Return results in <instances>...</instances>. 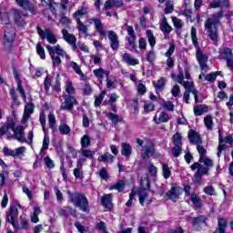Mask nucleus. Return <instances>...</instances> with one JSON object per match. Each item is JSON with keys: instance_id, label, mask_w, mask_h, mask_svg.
<instances>
[{"instance_id": "f257e3e1", "label": "nucleus", "mask_w": 233, "mask_h": 233, "mask_svg": "<svg viewBox=\"0 0 233 233\" xmlns=\"http://www.w3.org/2000/svg\"><path fill=\"white\" fill-rule=\"evenodd\" d=\"M214 167V161L207 157H199L198 162H195L191 165V170L197 172L194 175L195 179H201L204 176H208V170Z\"/></svg>"}, {"instance_id": "f03ea898", "label": "nucleus", "mask_w": 233, "mask_h": 233, "mask_svg": "<svg viewBox=\"0 0 233 233\" xmlns=\"http://www.w3.org/2000/svg\"><path fill=\"white\" fill-rule=\"evenodd\" d=\"M221 17H223L221 13H217L206 20L205 28L211 41H218V27L221 26V22L219 21Z\"/></svg>"}, {"instance_id": "7ed1b4c3", "label": "nucleus", "mask_w": 233, "mask_h": 233, "mask_svg": "<svg viewBox=\"0 0 233 233\" xmlns=\"http://www.w3.org/2000/svg\"><path fill=\"white\" fill-rule=\"evenodd\" d=\"M67 194L75 207L80 208L82 212H90V209H88V199L83 193L67 191Z\"/></svg>"}, {"instance_id": "20e7f679", "label": "nucleus", "mask_w": 233, "mask_h": 233, "mask_svg": "<svg viewBox=\"0 0 233 233\" xmlns=\"http://www.w3.org/2000/svg\"><path fill=\"white\" fill-rule=\"evenodd\" d=\"M46 48H47V52H49L50 57L52 58L53 66H59V64L61 63V57H65V56H66V52L61 49L59 45L55 46L47 45Z\"/></svg>"}, {"instance_id": "39448f33", "label": "nucleus", "mask_w": 233, "mask_h": 233, "mask_svg": "<svg viewBox=\"0 0 233 233\" xmlns=\"http://www.w3.org/2000/svg\"><path fill=\"white\" fill-rule=\"evenodd\" d=\"M15 39V29L12 25L5 26L4 34V45L5 48H12V45Z\"/></svg>"}, {"instance_id": "423d86ee", "label": "nucleus", "mask_w": 233, "mask_h": 233, "mask_svg": "<svg viewBox=\"0 0 233 233\" xmlns=\"http://www.w3.org/2000/svg\"><path fill=\"white\" fill-rule=\"evenodd\" d=\"M36 30L41 39H46L50 45H56V43H57V38H56V35H54L52 30L48 28L43 30L40 26H37Z\"/></svg>"}, {"instance_id": "0eeeda50", "label": "nucleus", "mask_w": 233, "mask_h": 233, "mask_svg": "<svg viewBox=\"0 0 233 233\" xmlns=\"http://www.w3.org/2000/svg\"><path fill=\"white\" fill-rule=\"evenodd\" d=\"M19 216V209H17V206L10 207L9 213L6 216L5 221L6 223H11L13 225L15 230H19V224L15 222Z\"/></svg>"}, {"instance_id": "6e6552de", "label": "nucleus", "mask_w": 233, "mask_h": 233, "mask_svg": "<svg viewBox=\"0 0 233 233\" xmlns=\"http://www.w3.org/2000/svg\"><path fill=\"white\" fill-rule=\"evenodd\" d=\"M74 105H79V102L72 95H65V101L60 106V110H68L72 112L74 110Z\"/></svg>"}, {"instance_id": "1a4fd4ad", "label": "nucleus", "mask_w": 233, "mask_h": 233, "mask_svg": "<svg viewBox=\"0 0 233 233\" xmlns=\"http://www.w3.org/2000/svg\"><path fill=\"white\" fill-rule=\"evenodd\" d=\"M196 57L198 61V65L201 68L202 73L207 72V70H208V66L207 65V61H208V56L203 54V51H201V49H198L196 53Z\"/></svg>"}, {"instance_id": "9d476101", "label": "nucleus", "mask_w": 233, "mask_h": 233, "mask_svg": "<svg viewBox=\"0 0 233 233\" xmlns=\"http://www.w3.org/2000/svg\"><path fill=\"white\" fill-rule=\"evenodd\" d=\"M13 132V137L15 139H17L19 143H26V137H25V127L23 126H16Z\"/></svg>"}, {"instance_id": "9b49d317", "label": "nucleus", "mask_w": 233, "mask_h": 233, "mask_svg": "<svg viewBox=\"0 0 233 233\" xmlns=\"http://www.w3.org/2000/svg\"><path fill=\"white\" fill-rule=\"evenodd\" d=\"M127 32L129 35V37H127V40L128 42V45L130 46V50H136V32L134 31V27L132 25H128L127 27Z\"/></svg>"}, {"instance_id": "f8f14e48", "label": "nucleus", "mask_w": 233, "mask_h": 233, "mask_svg": "<svg viewBox=\"0 0 233 233\" xmlns=\"http://www.w3.org/2000/svg\"><path fill=\"white\" fill-rule=\"evenodd\" d=\"M107 36L112 50H117V48H119V37H117V34L114 31H108Z\"/></svg>"}, {"instance_id": "ddd939ff", "label": "nucleus", "mask_w": 233, "mask_h": 233, "mask_svg": "<svg viewBox=\"0 0 233 233\" xmlns=\"http://www.w3.org/2000/svg\"><path fill=\"white\" fill-rule=\"evenodd\" d=\"M140 205H150L152 203V197L147 191L138 190L137 191Z\"/></svg>"}, {"instance_id": "4468645a", "label": "nucleus", "mask_w": 233, "mask_h": 233, "mask_svg": "<svg viewBox=\"0 0 233 233\" xmlns=\"http://www.w3.org/2000/svg\"><path fill=\"white\" fill-rule=\"evenodd\" d=\"M182 189L180 187L172 186L171 190L167 193L169 199H172L176 203L179 196H181Z\"/></svg>"}, {"instance_id": "2eb2a0df", "label": "nucleus", "mask_w": 233, "mask_h": 233, "mask_svg": "<svg viewBox=\"0 0 233 233\" xmlns=\"http://www.w3.org/2000/svg\"><path fill=\"white\" fill-rule=\"evenodd\" d=\"M156 154V148L154 145L143 147L141 150L142 159H148V157H152Z\"/></svg>"}, {"instance_id": "dca6fc26", "label": "nucleus", "mask_w": 233, "mask_h": 233, "mask_svg": "<svg viewBox=\"0 0 233 233\" xmlns=\"http://www.w3.org/2000/svg\"><path fill=\"white\" fill-rule=\"evenodd\" d=\"M201 227H207V217L199 216L193 219V228L195 230H200Z\"/></svg>"}, {"instance_id": "f3484780", "label": "nucleus", "mask_w": 233, "mask_h": 233, "mask_svg": "<svg viewBox=\"0 0 233 233\" xmlns=\"http://www.w3.org/2000/svg\"><path fill=\"white\" fill-rule=\"evenodd\" d=\"M188 139L192 145H201L202 143L201 136H199V133L196 132L193 129H190L188 131Z\"/></svg>"}, {"instance_id": "a211bd4d", "label": "nucleus", "mask_w": 233, "mask_h": 233, "mask_svg": "<svg viewBox=\"0 0 233 233\" xmlns=\"http://www.w3.org/2000/svg\"><path fill=\"white\" fill-rule=\"evenodd\" d=\"M13 19L17 26H25L26 25V22L21 16V11L17 9L13 10Z\"/></svg>"}, {"instance_id": "6ab92c4d", "label": "nucleus", "mask_w": 233, "mask_h": 233, "mask_svg": "<svg viewBox=\"0 0 233 233\" xmlns=\"http://www.w3.org/2000/svg\"><path fill=\"white\" fill-rule=\"evenodd\" d=\"M34 108H35V106L32 102L25 106V110L23 115L24 121H28V119H30V116L34 114Z\"/></svg>"}, {"instance_id": "aec40b11", "label": "nucleus", "mask_w": 233, "mask_h": 233, "mask_svg": "<svg viewBox=\"0 0 233 233\" xmlns=\"http://www.w3.org/2000/svg\"><path fill=\"white\" fill-rule=\"evenodd\" d=\"M121 8L123 6V0H106L104 5V10H110V8Z\"/></svg>"}, {"instance_id": "412c9836", "label": "nucleus", "mask_w": 233, "mask_h": 233, "mask_svg": "<svg viewBox=\"0 0 233 233\" xmlns=\"http://www.w3.org/2000/svg\"><path fill=\"white\" fill-rule=\"evenodd\" d=\"M15 3L18 6L24 8V10H28L29 12H34L35 10L34 4L30 0H15Z\"/></svg>"}, {"instance_id": "4be33fe9", "label": "nucleus", "mask_w": 233, "mask_h": 233, "mask_svg": "<svg viewBox=\"0 0 233 233\" xmlns=\"http://www.w3.org/2000/svg\"><path fill=\"white\" fill-rule=\"evenodd\" d=\"M153 120L155 121V123H157V125H159L161 123H168V121H170V116L165 111H161L158 117L157 115H156Z\"/></svg>"}, {"instance_id": "5701e85b", "label": "nucleus", "mask_w": 233, "mask_h": 233, "mask_svg": "<svg viewBox=\"0 0 233 233\" xmlns=\"http://www.w3.org/2000/svg\"><path fill=\"white\" fill-rule=\"evenodd\" d=\"M62 35L65 42L68 43V45H70L71 43H74L75 41H77V38H76V35L68 33V30L66 29H62Z\"/></svg>"}, {"instance_id": "b1692460", "label": "nucleus", "mask_w": 233, "mask_h": 233, "mask_svg": "<svg viewBox=\"0 0 233 233\" xmlns=\"http://www.w3.org/2000/svg\"><path fill=\"white\" fill-rule=\"evenodd\" d=\"M112 194H106L101 198V204L104 208H110L112 207Z\"/></svg>"}, {"instance_id": "393cba45", "label": "nucleus", "mask_w": 233, "mask_h": 233, "mask_svg": "<svg viewBox=\"0 0 233 233\" xmlns=\"http://www.w3.org/2000/svg\"><path fill=\"white\" fill-rule=\"evenodd\" d=\"M122 149L121 154L122 156H125V157H130L132 156V146L127 142H123L121 144Z\"/></svg>"}, {"instance_id": "a878e982", "label": "nucleus", "mask_w": 233, "mask_h": 233, "mask_svg": "<svg viewBox=\"0 0 233 233\" xmlns=\"http://www.w3.org/2000/svg\"><path fill=\"white\" fill-rule=\"evenodd\" d=\"M122 59L125 63H127V65H130L131 66H134L136 65H139V60L132 57L130 56V54L128 53H125L122 56Z\"/></svg>"}, {"instance_id": "bb28decb", "label": "nucleus", "mask_w": 233, "mask_h": 233, "mask_svg": "<svg viewBox=\"0 0 233 233\" xmlns=\"http://www.w3.org/2000/svg\"><path fill=\"white\" fill-rule=\"evenodd\" d=\"M91 21L95 23V28L96 32L100 34V35H106V31L103 29V23H101V20L98 18H91Z\"/></svg>"}, {"instance_id": "cd10ccee", "label": "nucleus", "mask_w": 233, "mask_h": 233, "mask_svg": "<svg viewBox=\"0 0 233 233\" xmlns=\"http://www.w3.org/2000/svg\"><path fill=\"white\" fill-rule=\"evenodd\" d=\"M219 54L221 56V59H233V54H232V49L228 47H225L223 49L219 50Z\"/></svg>"}, {"instance_id": "c85d7f7f", "label": "nucleus", "mask_w": 233, "mask_h": 233, "mask_svg": "<svg viewBox=\"0 0 233 233\" xmlns=\"http://www.w3.org/2000/svg\"><path fill=\"white\" fill-rule=\"evenodd\" d=\"M150 189V180L148 179V177H145L141 178L140 180V187L138 190H143L144 192Z\"/></svg>"}, {"instance_id": "c756f323", "label": "nucleus", "mask_w": 233, "mask_h": 233, "mask_svg": "<svg viewBox=\"0 0 233 233\" xmlns=\"http://www.w3.org/2000/svg\"><path fill=\"white\" fill-rule=\"evenodd\" d=\"M76 25L80 35H88V27L81 22V19H76Z\"/></svg>"}, {"instance_id": "7c9ffc66", "label": "nucleus", "mask_w": 233, "mask_h": 233, "mask_svg": "<svg viewBox=\"0 0 233 233\" xmlns=\"http://www.w3.org/2000/svg\"><path fill=\"white\" fill-rule=\"evenodd\" d=\"M160 30L163 34H170L172 32V27L167 22V17H164L161 24H160Z\"/></svg>"}, {"instance_id": "2f4dec72", "label": "nucleus", "mask_w": 233, "mask_h": 233, "mask_svg": "<svg viewBox=\"0 0 233 233\" xmlns=\"http://www.w3.org/2000/svg\"><path fill=\"white\" fill-rule=\"evenodd\" d=\"M146 35H147V41H148L152 50H154V46H156V36H154V32H152V30L148 29L146 32Z\"/></svg>"}, {"instance_id": "473e14b6", "label": "nucleus", "mask_w": 233, "mask_h": 233, "mask_svg": "<svg viewBox=\"0 0 233 233\" xmlns=\"http://www.w3.org/2000/svg\"><path fill=\"white\" fill-rule=\"evenodd\" d=\"M86 14H88V9H86V7H82L74 13L73 18L77 22V19H81L80 17L86 15Z\"/></svg>"}, {"instance_id": "72a5a7b5", "label": "nucleus", "mask_w": 233, "mask_h": 233, "mask_svg": "<svg viewBox=\"0 0 233 233\" xmlns=\"http://www.w3.org/2000/svg\"><path fill=\"white\" fill-rule=\"evenodd\" d=\"M39 214H41V208H39V207H35L34 212L31 214L32 223H37L39 221Z\"/></svg>"}, {"instance_id": "f704fd0d", "label": "nucleus", "mask_w": 233, "mask_h": 233, "mask_svg": "<svg viewBox=\"0 0 233 233\" xmlns=\"http://www.w3.org/2000/svg\"><path fill=\"white\" fill-rule=\"evenodd\" d=\"M58 130L62 136H67V134H70L71 132L70 127H68V125L66 123L60 124Z\"/></svg>"}, {"instance_id": "c9c22d12", "label": "nucleus", "mask_w": 233, "mask_h": 233, "mask_svg": "<svg viewBox=\"0 0 233 233\" xmlns=\"http://www.w3.org/2000/svg\"><path fill=\"white\" fill-rule=\"evenodd\" d=\"M165 85H167V79L165 77L160 78L157 82L153 81V86L157 90H161V88H165Z\"/></svg>"}, {"instance_id": "e433bc0d", "label": "nucleus", "mask_w": 233, "mask_h": 233, "mask_svg": "<svg viewBox=\"0 0 233 233\" xmlns=\"http://www.w3.org/2000/svg\"><path fill=\"white\" fill-rule=\"evenodd\" d=\"M207 106H197L194 107L195 116H202L204 112H208Z\"/></svg>"}, {"instance_id": "4c0bfd02", "label": "nucleus", "mask_w": 233, "mask_h": 233, "mask_svg": "<svg viewBox=\"0 0 233 233\" xmlns=\"http://www.w3.org/2000/svg\"><path fill=\"white\" fill-rule=\"evenodd\" d=\"M94 74H95L96 77H97V79H103L105 75L106 76V77H108V72H106L103 69V67H100L98 69H95Z\"/></svg>"}, {"instance_id": "58836bf2", "label": "nucleus", "mask_w": 233, "mask_h": 233, "mask_svg": "<svg viewBox=\"0 0 233 233\" xmlns=\"http://www.w3.org/2000/svg\"><path fill=\"white\" fill-rule=\"evenodd\" d=\"M48 123H49V127L52 129L53 132H56V116H54L53 113H50L48 115Z\"/></svg>"}, {"instance_id": "ea45409f", "label": "nucleus", "mask_w": 233, "mask_h": 233, "mask_svg": "<svg viewBox=\"0 0 233 233\" xmlns=\"http://www.w3.org/2000/svg\"><path fill=\"white\" fill-rule=\"evenodd\" d=\"M107 117L112 121L114 125H117V123H121V121H123V118L119 117L118 115L114 113H108Z\"/></svg>"}, {"instance_id": "a19ab883", "label": "nucleus", "mask_w": 233, "mask_h": 233, "mask_svg": "<svg viewBox=\"0 0 233 233\" xmlns=\"http://www.w3.org/2000/svg\"><path fill=\"white\" fill-rule=\"evenodd\" d=\"M182 139L183 137L180 135V133H176L173 136V142L175 147H183V142H181Z\"/></svg>"}, {"instance_id": "79ce46f5", "label": "nucleus", "mask_w": 233, "mask_h": 233, "mask_svg": "<svg viewBox=\"0 0 233 233\" xmlns=\"http://www.w3.org/2000/svg\"><path fill=\"white\" fill-rule=\"evenodd\" d=\"M191 39L193 42V45H195L196 48L199 46V43H198V31L196 30V27H191Z\"/></svg>"}, {"instance_id": "37998d69", "label": "nucleus", "mask_w": 233, "mask_h": 233, "mask_svg": "<svg viewBox=\"0 0 233 233\" xmlns=\"http://www.w3.org/2000/svg\"><path fill=\"white\" fill-rule=\"evenodd\" d=\"M218 76H221V71H217L215 73L208 74L205 76V79H206V81H209L210 83H214V81H216V77H218Z\"/></svg>"}, {"instance_id": "c03bdc74", "label": "nucleus", "mask_w": 233, "mask_h": 233, "mask_svg": "<svg viewBox=\"0 0 233 233\" xmlns=\"http://www.w3.org/2000/svg\"><path fill=\"white\" fill-rule=\"evenodd\" d=\"M111 190H118V192H123L125 190V182L123 180H119L116 184L111 186Z\"/></svg>"}, {"instance_id": "a18cd8bd", "label": "nucleus", "mask_w": 233, "mask_h": 233, "mask_svg": "<svg viewBox=\"0 0 233 233\" xmlns=\"http://www.w3.org/2000/svg\"><path fill=\"white\" fill-rule=\"evenodd\" d=\"M191 201L195 205V208H201V198L198 197V195H191Z\"/></svg>"}, {"instance_id": "49530a36", "label": "nucleus", "mask_w": 233, "mask_h": 233, "mask_svg": "<svg viewBox=\"0 0 233 233\" xmlns=\"http://www.w3.org/2000/svg\"><path fill=\"white\" fill-rule=\"evenodd\" d=\"M90 137L88 135H85L81 138V147L82 148H88L90 147Z\"/></svg>"}, {"instance_id": "de8ad7c7", "label": "nucleus", "mask_w": 233, "mask_h": 233, "mask_svg": "<svg viewBox=\"0 0 233 233\" xmlns=\"http://www.w3.org/2000/svg\"><path fill=\"white\" fill-rule=\"evenodd\" d=\"M16 92H19L24 101L26 99V93H25V88L23 87V85L21 84V80H17V88Z\"/></svg>"}, {"instance_id": "09e8293b", "label": "nucleus", "mask_w": 233, "mask_h": 233, "mask_svg": "<svg viewBox=\"0 0 233 233\" xmlns=\"http://www.w3.org/2000/svg\"><path fill=\"white\" fill-rule=\"evenodd\" d=\"M177 68H178V74L177 76V77L175 78V81L177 83H179V85H181V83H183L185 80V75L183 74V69L181 68L180 66H177Z\"/></svg>"}, {"instance_id": "8fccbe9b", "label": "nucleus", "mask_w": 233, "mask_h": 233, "mask_svg": "<svg viewBox=\"0 0 233 233\" xmlns=\"http://www.w3.org/2000/svg\"><path fill=\"white\" fill-rule=\"evenodd\" d=\"M218 141H219L218 151L223 152V150L227 148V145H225V140H223V136H221V130H218Z\"/></svg>"}, {"instance_id": "3c124183", "label": "nucleus", "mask_w": 233, "mask_h": 233, "mask_svg": "<svg viewBox=\"0 0 233 233\" xmlns=\"http://www.w3.org/2000/svg\"><path fill=\"white\" fill-rule=\"evenodd\" d=\"M70 66L71 68H73V70L76 72V74H77L78 76H85L83 74V71H81V67L79 66V65H77V63L71 61L70 62Z\"/></svg>"}, {"instance_id": "603ef678", "label": "nucleus", "mask_w": 233, "mask_h": 233, "mask_svg": "<svg viewBox=\"0 0 233 233\" xmlns=\"http://www.w3.org/2000/svg\"><path fill=\"white\" fill-rule=\"evenodd\" d=\"M162 170H163V176L165 179H168V177H170V176L172 175V172L170 171V167H168V164H163Z\"/></svg>"}, {"instance_id": "864d4df0", "label": "nucleus", "mask_w": 233, "mask_h": 233, "mask_svg": "<svg viewBox=\"0 0 233 233\" xmlns=\"http://www.w3.org/2000/svg\"><path fill=\"white\" fill-rule=\"evenodd\" d=\"M105 96H106V91H102L98 96H96L95 106H99L101 103H103V99H105Z\"/></svg>"}, {"instance_id": "5fc2aeb1", "label": "nucleus", "mask_w": 233, "mask_h": 233, "mask_svg": "<svg viewBox=\"0 0 233 233\" xmlns=\"http://www.w3.org/2000/svg\"><path fill=\"white\" fill-rule=\"evenodd\" d=\"M9 94H10L14 103L16 104L17 106H19L21 105V102H19V98H17V92L15 91V88H12L9 91Z\"/></svg>"}, {"instance_id": "6e6d98bb", "label": "nucleus", "mask_w": 233, "mask_h": 233, "mask_svg": "<svg viewBox=\"0 0 233 233\" xmlns=\"http://www.w3.org/2000/svg\"><path fill=\"white\" fill-rule=\"evenodd\" d=\"M66 94H68V96H74V94H76V88H74L72 82L68 81L66 83Z\"/></svg>"}, {"instance_id": "4d7b16f0", "label": "nucleus", "mask_w": 233, "mask_h": 233, "mask_svg": "<svg viewBox=\"0 0 233 233\" xmlns=\"http://www.w3.org/2000/svg\"><path fill=\"white\" fill-rule=\"evenodd\" d=\"M205 127L208 128V130H212V127L214 125V122L212 121L211 116H207L204 118Z\"/></svg>"}, {"instance_id": "13d9d810", "label": "nucleus", "mask_w": 233, "mask_h": 233, "mask_svg": "<svg viewBox=\"0 0 233 233\" xmlns=\"http://www.w3.org/2000/svg\"><path fill=\"white\" fill-rule=\"evenodd\" d=\"M39 121H40V125L43 128V132H45V134H46V116H45V113H41L40 116H39Z\"/></svg>"}, {"instance_id": "bf43d9fd", "label": "nucleus", "mask_w": 233, "mask_h": 233, "mask_svg": "<svg viewBox=\"0 0 233 233\" xmlns=\"http://www.w3.org/2000/svg\"><path fill=\"white\" fill-rule=\"evenodd\" d=\"M48 145H50V138L47 136H45L43 140V147L40 151L41 154H43L45 150H48Z\"/></svg>"}, {"instance_id": "052dcab7", "label": "nucleus", "mask_w": 233, "mask_h": 233, "mask_svg": "<svg viewBox=\"0 0 233 233\" xmlns=\"http://www.w3.org/2000/svg\"><path fill=\"white\" fill-rule=\"evenodd\" d=\"M75 227L77 228L80 233H88V227L81 225L79 222L75 223Z\"/></svg>"}, {"instance_id": "680f3d73", "label": "nucleus", "mask_w": 233, "mask_h": 233, "mask_svg": "<svg viewBox=\"0 0 233 233\" xmlns=\"http://www.w3.org/2000/svg\"><path fill=\"white\" fill-rule=\"evenodd\" d=\"M36 52L38 56H40L41 59H46V56L45 55V48H43L41 44L36 45Z\"/></svg>"}, {"instance_id": "e2e57ef3", "label": "nucleus", "mask_w": 233, "mask_h": 233, "mask_svg": "<svg viewBox=\"0 0 233 233\" xmlns=\"http://www.w3.org/2000/svg\"><path fill=\"white\" fill-rule=\"evenodd\" d=\"M163 106L167 110V112H174V104L172 101H165L163 103Z\"/></svg>"}, {"instance_id": "0e129e2a", "label": "nucleus", "mask_w": 233, "mask_h": 233, "mask_svg": "<svg viewBox=\"0 0 233 233\" xmlns=\"http://www.w3.org/2000/svg\"><path fill=\"white\" fill-rule=\"evenodd\" d=\"M73 174L76 179H83L85 176L83 175V170L79 168H75Z\"/></svg>"}, {"instance_id": "69168bd1", "label": "nucleus", "mask_w": 233, "mask_h": 233, "mask_svg": "<svg viewBox=\"0 0 233 233\" xmlns=\"http://www.w3.org/2000/svg\"><path fill=\"white\" fill-rule=\"evenodd\" d=\"M172 21H173L176 28H183V21H181V19L174 16V17H172Z\"/></svg>"}, {"instance_id": "338daca9", "label": "nucleus", "mask_w": 233, "mask_h": 233, "mask_svg": "<svg viewBox=\"0 0 233 233\" xmlns=\"http://www.w3.org/2000/svg\"><path fill=\"white\" fill-rule=\"evenodd\" d=\"M96 228L97 230H101L104 233H108V231H106V224H105L104 221H100L96 224Z\"/></svg>"}, {"instance_id": "774afa93", "label": "nucleus", "mask_w": 233, "mask_h": 233, "mask_svg": "<svg viewBox=\"0 0 233 233\" xmlns=\"http://www.w3.org/2000/svg\"><path fill=\"white\" fill-rule=\"evenodd\" d=\"M81 153H82V156H84V157H94V154H95L94 151H90L85 148L81 149Z\"/></svg>"}]
</instances>
